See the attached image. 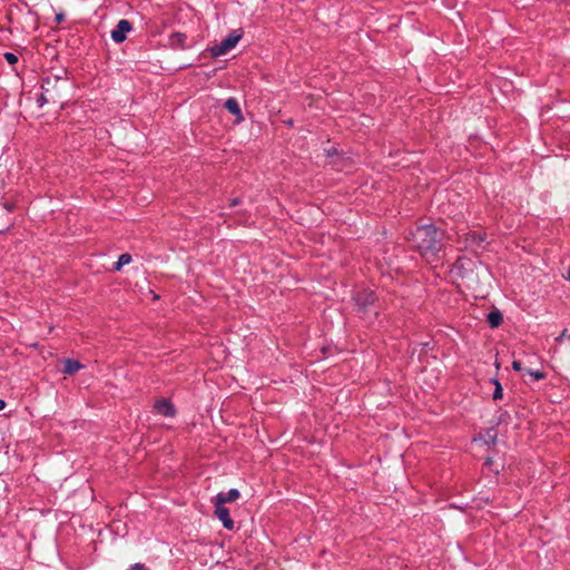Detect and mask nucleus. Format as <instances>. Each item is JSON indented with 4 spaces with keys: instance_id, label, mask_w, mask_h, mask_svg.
Segmentation results:
<instances>
[{
    "instance_id": "nucleus-16",
    "label": "nucleus",
    "mask_w": 570,
    "mask_h": 570,
    "mask_svg": "<svg viewBox=\"0 0 570 570\" xmlns=\"http://www.w3.org/2000/svg\"><path fill=\"white\" fill-rule=\"evenodd\" d=\"M494 383H495V390H494V393H493V399L494 400L502 399V396H503L502 386H501V384L498 381H495Z\"/></svg>"
},
{
    "instance_id": "nucleus-21",
    "label": "nucleus",
    "mask_w": 570,
    "mask_h": 570,
    "mask_svg": "<svg viewBox=\"0 0 570 570\" xmlns=\"http://www.w3.org/2000/svg\"><path fill=\"white\" fill-rule=\"evenodd\" d=\"M62 19H63V16H62L61 13H59V14H57V16H56V20H57L58 22L62 21Z\"/></svg>"
},
{
    "instance_id": "nucleus-7",
    "label": "nucleus",
    "mask_w": 570,
    "mask_h": 570,
    "mask_svg": "<svg viewBox=\"0 0 570 570\" xmlns=\"http://www.w3.org/2000/svg\"><path fill=\"white\" fill-rule=\"evenodd\" d=\"M240 497V493L237 489H232L227 493L220 492L214 499L213 503H218L225 505V503L234 502Z\"/></svg>"
},
{
    "instance_id": "nucleus-6",
    "label": "nucleus",
    "mask_w": 570,
    "mask_h": 570,
    "mask_svg": "<svg viewBox=\"0 0 570 570\" xmlns=\"http://www.w3.org/2000/svg\"><path fill=\"white\" fill-rule=\"evenodd\" d=\"M483 242L484 237L475 232L464 235V245L466 249L476 252L479 248H481Z\"/></svg>"
},
{
    "instance_id": "nucleus-8",
    "label": "nucleus",
    "mask_w": 570,
    "mask_h": 570,
    "mask_svg": "<svg viewBox=\"0 0 570 570\" xmlns=\"http://www.w3.org/2000/svg\"><path fill=\"white\" fill-rule=\"evenodd\" d=\"M155 410L157 411V413H159L164 416H174L175 415V410H174L173 404L165 399L156 401Z\"/></svg>"
},
{
    "instance_id": "nucleus-19",
    "label": "nucleus",
    "mask_w": 570,
    "mask_h": 570,
    "mask_svg": "<svg viewBox=\"0 0 570 570\" xmlns=\"http://www.w3.org/2000/svg\"><path fill=\"white\" fill-rule=\"evenodd\" d=\"M512 367H513V370H515V371H521L522 365H521V363H520L519 361H513V362H512Z\"/></svg>"
},
{
    "instance_id": "nucleus-3",
    "label": "nucleus",
    "mask_w": 570,
    "mask_h": 570,
    "mask_svg": "<svg viewBox=\"0 0 570 570\" xmlns=\"http://www.w3.org/2000/svg\"><path fill=\"white\" fill-rule=\"evenodd\" d=\"M242 39V33L238 31H233L227 36L226 39L222 40L219 43L212 47L210 52L214 57L223 56L229 52L233 48L236 47L238 41Z\"/></svg>"
},
{
    "instance_id": "nucleus-18",
    "label": "nucleus",
    "mask_w": 570,
    "mask_h": 570,
    "mask_svg": "<svg viewBox=\"0 0 570 570\" xmlns=\"http://www.w3.org/2000/svg\"><path fill=\"white\" fill-rule=\"evenodd\" d=\"M568 336L567 330H563L562 333L556 338L557 342H561Z\"/></svg>"
},
{
    "instance_id": "nucleus-4",
    "label": "nucleus",
    "mask_w": 570,
    "mask_h": 570,
    "mask_svg": "<svg viewBox=\"0 0 570 570\" xmlns=\"http://www.w3.org/2000/svg\"><path fill=\"white\" fill-rule=\"evenodd\" d=\"M130 30H131L130 22L128 20L122 19L118 22L116 28L111 31V39L115 42L120 43L126 39L127 33Z\"/></svg>"
},
{
    "instance_id": "nucleus-20",
    "label": "nucleus",
    "mask_w": 570,
    "mask_h": 570,
    "mask_svg": "<svg viewBox=\"0 0 570 570\" xmlns=\"http://www.w3.org/2000/svg\"><path fill=\"white\" fill-rule=\"evenodd\" d=\"M131 570H146L145 566L141 563H135Z\"/></svg>"
},
{
    "instance_id": "nucleus-13",
    "label": "nucleus",
    "mask_w": 570,
    "mask_h": 570,
    "mask_svg": "<svg viewBox=\"0 0 570 570\" xmlns=\"http://www.w3.org/2000/svg\"><path fill=\"white\" fill-rule=\"evenodd\" d=\"M80 368H81V364L79 362L73 361V360L65 361V372L67 374H73Z\"/></svg>"
},
{
    "instance_id": "nucleus-15",
    "label": "nucleus",
    "mask_w": 570,
    "mask_h": 570,
    "mask_svg": "<svg viewBox=\"0 0 570 570\" xmlns=\"http://www.w3.org/2000/svg\"><path fill=\"white\" fill-rule=\"evenodd\" d=\"M3 57L9 65H16L19 60L18 55L14 52H7L3 55Z\"/></svg>"
},
{
    "instance_id": "nucleus-9",
    "label": "nucleus",
    "mask_w": 570,
    "mask_h": 570,
    "mask_svg": "<svg viewBox=\"0 0 570 570\" xmlns=\"http://www.w3.org/2000/svg\"><path fill=\"white\" fill-rule=\"evenodd\" d=\"M225 107L226 109L235 115L237 117V121H242L243 120V116H242V111H240V108H239V105L237 102V100L235 98H229L226 100L225 102Z\"/></svg>"
},
{
    "instance_id": "nucleus-10",
    "label": "nucleus",
    "mask_w": 570,
    "mask_h": 570,
    "mask_svg": "<svg viewBox=\"0 0 570 570\" xmlns=\"http://www.w3.org/2000/svg\"><path fill=\"white\" fill-rule=\"evenodd\" d=\"M357 304L362 305V306H367V305H371L374 303L375 301V295L372 293V292H363V293H358L355 297Z\"/></svg>"
},
{
    "instance_id": "nucleus-12",
    "label": "nucleus",
    "mask_w": 570,
    "mask_h": 570,
    "mask_svg": "<svg viewBox=\"0 0 570 570\" xmlns=\"http://www.w3.org/2000/svg\"><path fill=\"white\" fill-rule=\"evenodd\" d=\"M503 321L502 314L499 311H492L488 314V322L491 327H498Z\"/></svg>"
},
{
    "instance_id": "nucleus-14",
    "label": "nucleus",
    "mask_w": 570,
    "mask_h": 570,
    "mask_svg": "<svg viewBox=\"0 0 570 570\" xmlns=\"http://www.w3.org/2000/svg\"><path fill=\"white\" fill-rule=\"evenodd\" d=\"M130 262H131V256L129 254H121L118 258L115 269L119 271L122 266L128 265Z\"/></svg>"
},
{
    "instance_id": "nucleus-11",
    "label": "nucleus",
    "mask_w": 570,
    "mask_h": 570,
    "mask_svg": "<svg viewBox=\"0 0 570 570\" xmlns=\"http://www.w3.org/2000/svg\"><path fill=\"white\" fill-rule=\"evenodd\" d=\"M186 40V36L180 32H175L169 38V45L173 48H183Z\"/></svg>"
},
{
    "instance_id": "nucleus-1",
    "label": "nucleus",
    "mask_w": 570,
    "mask_h": 570,
    "mask_svg": "<svg viewBox=\"0 0 570 570\" xmlns=\"http://www.w3.org/2000/svg\"><path fill=\"white\" fill-rule=\"evenodd\" d=\"M450 273L454 281H461L465 287L472 289L489 279L487 267L468 257H460Z\"/></svg>"
},
{
    "instance_id": "nucleus-5",
    "label": "nucleus",
    "mask_w": 570,
    "mask_h": 570,
    "mask_svg": "<svg viewBox=\"0 0 570 570\" xmlns=\"http://www.w3.org/2000/svg\"><path fill=\"white\" fill-rule=\"evenodd\" d=\"M214 505H215V514L222 521L223 525L228 530H233L234 521L229 517L228 509L225 508V505H222L218 503H214Z\"/></svg>"
},
{
    "instance_id": "nucleus-2",
    "label": "nucleus",
    "mask_w": 570,
    "mask_h": 570,
    "mask_svg": "<svg viewBox=\"0 0 570 570\" xmlns=\"http://www.w3.org/2000/svg\"><path fill=\"white\" fill-rule=\"evenodd\" d=\"M443 233L433 225H424L416 228L413 234V244L421 255L429 262H434L442 248Z\"/></svg>"
},
{
    "instance_id": "nucleus-22",
    "label": "nucleus",
    "mask_w": 570,
    "mask_h": 570,
    "mask_svg": "<svg viewBox=\"0 0 570 570\" xmlns=\"http://www.w3.org/2000/svg\"><path fill=\"white\" fill-rule=\"evenodd\" d=\"M568 279L570 281V268H569V272H568Z\"/></svg>"
},
{
    "instance_id": "nucleus-17",
    "label": "nucleus",
    "mask_w": 570,
    "mask_h": 570,
    "mask_svg": "<svg viewBox=\"0 0 570 570\" xmlns=\"http://www.w3.org/2000/svg\"><path fill=\"white\" fill-rule=\"evenodd\" d=\"M529 374L531 376H533L535 380H541V379L544 377V374L542 372H539V371H537V372L530 371Z\"/></svg>"
}]
</instances>
